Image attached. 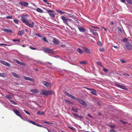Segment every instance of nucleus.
<instances>
[{"mask_svg": "<svg viewBox=\"0 0 132 132\" xmlns=\"http://www.w3.org/2000/svg\"><path fill=\"white\" fill-rule=\"evenodd\" d=\"M54 92L51 90L47 91L46 90L42 89L41 90L40 94L41 95H44L47 96L50 95L54 94Z\"/></svg>", "mask_w": 132, "mask_h": 132, "instance_id": "obj_1", "label": "nucleus"}, {"mask_svg": "<svg viewBox=\"0 0 132 132\" xmlns=\"http://www.w3.org/2000/svg\"><path fill=\"white\" fill-rule=\"evenodd\" d=\"M28 15V14L22 16L21 20L23 23H25L26 24L28 22V21L27 20Z\"/></svg>", "mask_w": 132, "mask_h": 132, "instance_id": "obj_2", "label": "nucleus"}, {"mask_svg": "<svg viewBox=\"0 0 132 132\" xmlns=\"http://www.w3.org/2000/svg\"><path fill=\"white\" fill-rule=\"evenodd\" d=\"M77 101L80 104L82 105H83L85 106H87V104L86 103L84 100L80 98L77 99Z\"/></svg>", "mask_w": 132, "mask_h": 132, "instance_id": "obj_3", "label": "nucleus"}, {"mask_svg": "<svg viewBox=\"0 0 132 132\" xmlns=\"http://www.w3.org/2000/svg\"><path fill=\"white\" fill-rule=\"evenodd\" d=\"M85 88L87 89L88 90L90 91V93L92 94L95 95H97V94H96V91L94 89H93L89 88L88 87H85Z\"/></svg>", "mask_w": 132, "mask_h": 132, "instance_id": "obj_4", "label": "nucleus"}, {"mask_svg": "<svg viewBox=\"0 0 132 132\" xmlns=\"http://www.w3.org/2000/svg\"><path fill=\"white\" fill-rule=\"evenodd\" d=\"M46 10L48 12L49 15L51 17L53 18L55 17L54 14L51 13L52 12H54L53 10H48L47 9H46Z\"/></svg>", "mask_w": 132, "mask_h": 132, "instance_id": "obj_5", "label": "nucleus"}, {"mask_svg": "<svg viewBox=\"0 0 132 132\" xmlns=\"http://www.w3.org/2000/svg\"><path fill=\"white\" fill-rule=\"evenodd\" d=\"M61 18L63 21V22L66 25L69 26L67 22V19L64 16H61Z\"/></svg>", "mask_w": 132, "mask_h": 132, "instance_id": "obj_6", "label": "nucleus"}, {"mask_svg": "<svg viewBox=\"0 0 132 132\" xmlns=\"http://www.w3.org/2000/svg\"><path fill=\"white\" fill-rule=\"evenodd\" d=\"M125 45L128 50H130L131 48V44L129 42H126Z\"/></svg>", "mask_w": 132, "mask_h": 132, "instance_id": "obj_7", "label": "nucleus"}, {"mask_svg": "<svg viewBox=\"0 0 132 132\" xmlns=\"http://www.w3.org/2000/svg\"><path fill=\"white\" fill-rule=\"evenodd\" d=\"M0 62L2 64H3L7 66L8 67H10V63L5 62L4 61L1 60Z\"/></svg>", "mask_w": 132, "mask_h": 132, "instance_id": "obj_8", "label": "nucleus"}, {"mask_svg": "<svg viewBox=\"0 0 132 132\" xmlns=\"http://www.w3.org/2000/svg\"><path fill=\"white\" fill-rule=\"evenodd\" d=\"M14 112L18 116L20 117L21 119H22V118L21 115L20 114L19 111L13 109V110Z\"/></svg>", "mask_w": 132, "mask_h": 132, "instance_id": "obj_9", "label": "nucleus"}, {"mask_svg": "<svg viewBox=\"0 0 132 132\" xmlns=\"http://www.w3.org/2000/svg\"><path fill=\"white\" fill-rule=\"evenodd\" d=\"M19 4L22 6H24L25 7H27L28 5V3L25 2H21Z\"/></svg>", "mask_w": 132, "mask_h": 132, "instance_id": "obj_10", "label": "nucleus"}, {"mask_svg": "<svg viewBox=\"0 0 132 132\" xmlns=\"http://www.w3.org/2000/svg\"><path fill=\"white\" fill-rule=\"evenodd\" d=\"M115 84V85L116 86H117L119 87V88H122V89H125V90L126 89V87L124 86L121 85H120V84Z\"/></svg>", "mask_w": 132, "mask_h": 132, "instance_id": "obj_11", "label": "nucleus"}, {"mask_svg": "<svg viewBox=\"0 0 132 132\" xmlns=\"http://www.w3.org/2000/svg\"><path fill=\"white\" fill-rule=\"evenodd\" d=\"M90 31L92 33L93 35L96 36L98 35L97 33L96 32V31L94 29H89Z\"/></svg>", "mask_w": 132, "mask_h": 132, "instance_id": "obj_12", "label": "nucleus"}, {"mask_svg": "<svg viewBox=\"0 0 132 132\" xmlns=\"http://www.w3.org/2000/svg\"><path fill=\"white\" fill-rule=\"evenodd\" d=\"M83 47V50L85 52L89 54H91V52L88 48L85 47Z\"/></svg>", "mask_w": 132, "mask_h": 132, "instance_id": "obj_13", "label": "nucleus"}, {"mask_svg": "<svg viewBox=\"0 0 132 132\" xmlns=\"http://www.w3.org/2000/svg\"><path fill=\"white\" fill-rule=\"evenodd\" d=\"M26 23V25L30 28H33L34 27V23L32 21L31 22V24H30L28 22Z\"/></svg>", "mask_w": 132, "mask_h": 132, "instance_id": "obj_14", "label": "nucleus"}, {"mask_svg": "<svg viewBox=\"0 0 132 132\" xmlns=\"http://www.w3.org/2000/svg\"><path fill=\"white\" fill-rule=\"evenodd\" d=\"M73 114L76 118L80 119H82L83 117L81 116H79L78 114L74 113H72Z\"/></svg>", "mask_w": 132, "mask_h": 132, "instance_id": "obj_15", "label": "nucleus"}, {"mask_svg": "<svg viewBox=\"0 0 132 132\" xmlns=\"http://www.w3.org/2000/svg\"><path fill=\"white\" fill-rule=\"evenodd\" d=\"M42 83L47 87H48L50 85L49 83L45 81H43Z\"/></svg>", "mask_w": 132, "mask_h": 132, "instance_id": "obj_16", "label": "nucleus"}, {"mask_svg": "<svg viewBox=\"0 0 132 132\" xmlns=\"http://www.w3.org/2000/svg\"><path fill=\"white\" fill-rule=\"evenodd\" d=\"M43 50L47 52L48 53H50L51 51V50L50 48L45 47L44 48H43Z\"/></svg>", "mask_w": 132, "mask_h": 132, "instance_id": "obj_17", "label": "nucleus"}, {"mask_svg": "<svg viewBox=\"0 0 132 132\" xmlns=\"http://www.w3.org/2000/svg\"><path fill=\"white\" fill-rule=\"evenodd\" d=\"M78 28L79 29V30L80 32H84L86 30L84 28L80 26L78 27Z\"/></svg>", "mask_w": 132, "mask_h": 132, "instance_id": "obj_18", "label": "nucleus"}, {"mask_svg": "<svg viewBox=\"0 0 132 132\" xmlns=\"http://www.w3.org/2000/svg\"><path fill=\"white\" fill-rule=\"evenodd\" d=\"M30 91L31 92L35 93H38L39 92L38 90L37 89H32L30 90Z\"/></svg>", "mask_w": 132, "mask_h": 132, "instance_id": "obj_19", "label": "nucleus"}, {"mask_svg": "<svg viewBox=\"0 0 132 132\" xmlns=\"http://www.w3.org/2000/svg\"><path fill=\"white\" fill-rule=\"evenodd\" d=\"M24 33V31L23 30L21 31H19L18 33V34L19 35L21 36Z\"/></svg>", "mask_w": 132, "mask_h": 132, "instance_id": "obj_20", "label": "nucleus"}, {"mask_svg": "<svg viewBox=\"0 0 132 132\" xmlns=\"http://www.w3.org/2000/svg\"><path fill=\"white\" fill-rule=\"evenodd\" d=\"M12 74L13 76L16 78H20V76L19 75H18L14 72H12Z\"/></svg>", "mask_w": 132, "mask_h": 132, "instance_id": "obj_21", "label": "nucleus"}, {"mask_svg": "<svg viewBox=\"0 0 132 132\" xmlns=\"http://www.w3.org/2000/svg\"><path fill=\"white\" fill-rule=\"evenodd\" d=\"M77 51L80 54H82L84 53V51L81 50L80 48L77 49Z\"/></svg>", "mask_w": 132, "mask_h": 132, "instance_id": "obj_22", "label": "nucleus"}, {"mask_svg": "<svg viewBox=\"0 0 132 132\" xmlns=\"http://www.w3.org/2000/svg\"><path fill=\"white\" fill-rule=\"evenodd\" d=\"M56 11L57 12L61 14H64L65 13V12H64L63 11H62L58 9L56 10Z\"/></svg>", "mask_w": 132, "mask_h": 132, "instance_id": "obj_23", "label": "nucleus"}, {"mask_svg": "<svg viewBox=\"0 0 132 132\" xmlns=\"http://www.w3.org/2000/svg\"><path fill=\"white\" fill-rule=\"evenodd\" d=\"M53 42L54 43L56 44H58L59 43V41L55 38H54L53 39Z\"/></svg>", "mask_w": 132, "mask_h": 132, "instance_id": "obj_24", "label": "nucleus"}, {"mask_svg": "<svg viewBox=\"0 0 132 132\" xmlns=\"http://www.w3.org/2000/svg\"><path fill=\"white\" fill-rule=\"evenodd\" d=\"M37 113L38 115H44V112L43 111H37Z\"/></svg>", "mask_w": 132, "mask_h": 132, "instance_id": "obj_25", "label": "nucleus"}, {"mask_svg": "<svg viewBox=\"0 0 132 132\" xmlns=\"http://www.w3.org/2000/svg\"><path fill=\"white\" fill-rule=\"evenodd\" d=\"M6 74L4 73H0V77H6Z\"/></svg>", "mask_w": 132, "mask_h": 132, "instance_id": "obj_26", "label": "nucleus"}, {"mask_svg": "<svg viewBox=\"0 0 132 132\" xmlns=\"http://www.w3.org/2000/svg\"><path fill=\"white\" fill-rule=\"evenodd\" d=\"M41 40H43L44 42L46 43H48V42L47 39L46 37H43L42 38Z\"/></svg>", "mask_w": 132, "mask_h": 132, "instance_id": "obj_27", "label": "nucleus"}, {"mask_svg": "<svg viewBox=\"0 0 132 132\" xmlns=\"http://www.w3.org/2000/svg\"><path fill=\"white\" fill-rule=\"evenodd\" d=\"M36 11L38 12L42 13L43 12V11L41 9L39 8H38L36 9Z\"/></svg>", "mask_w": 132, "mask_h": 132, "instance_id": "obj_28", "label": "nucleus"}, {"mask_svg": "<svg viewBox=\"0 0 132 132\" xmlns=\"http://www.w3.org/2000/svg\"><path fill=\"white\" fill-rule=\"evenodd\" d=\"M70 97H71V98L73 99L76 101L77 100V98H76L75 96H73L72 95H70Z\"/></svg>", "mask_w": 132, "mask_h": 132, "instance_id": "obj_29", "label": "nucleus"}, {"mask_svg": "<svg viewBox=\"0 0 132 132\" xmlns=\"http://www.w3.org/2000/svg\"><path fill=\"white\" fill-rule=\"evenodd\" d=\"M28 121L30 123H31L33 124L34 125H37V123L36 122H33L31 121L30 120H28Z\"/></svg>", "mask_w": 132, "mask_h": 132, "instance_id": "obj_30", "label": "nucleus"}, {"mask_svg": "<svg viewBox=\"0 0 132 132\" xmlns=\"http://www.w3.org/2000/svg\"><path fill=\"white\" fill-rule=\"evenodd\" d=\"M10 103L14 105H16L17 104V103H16V102H15L14 101L12 100H10Z\"/></svg>", "mask_w": 132, "mask_h": 132, "instance_id": "obj_31", "label": "nucleus"}, {"mask_svg": "<svg viewBox=\"0 0 132 132\" xmlns=\"http://www.w3.org/2000/svg\"><path fill=\"white\" fill-rule=\"evenodd\" d=\"M71 110L75 112H77L78 111V110L77 108H72Z\"/></svg>", "mask_w": 132, "mask_h": 132, "instance_id": "obj_32", "label": "nucleus"}, {"mask_svg": "<svg viewBox=\"0 0 132 132\" xmlns=\"http://www.w3.org/2000/svg\"><path fill=\"white\" fill-rule=\"evenodd\" d=\"M79 63L80 64H83L84 65L86 64H87V62L84 61H81L79 62Z\"/></svg>", "mask_w": 132, "mask_h": 132, "instance_id": "obj_33", "label": "nucleus"}, {"mask_svg": "<svg viewBox=\"0 0 132 132\" xmlns=\"http://www.w3.org/2000/svg\"><path fill=\"white\" fill-rule=\"evenodd\" d=\"M117 28L118 30L121 32H122L123 31V30L119 27H117Z\"/></svg>", "mask_w": 132, "mask_h": 132, "instance_id": "obj_34", "label": "nucleus"}, {"mask_svg": "<svg viewBox=\"0 0 132 132\" xmlns=\"http://www.w3.org/2000/svg\"><path fill=\"white\" fill-rule=\"evenodd\" d=\"M64 94L67 96H68L69 97H70V95H71L68 93L67 92H64Z\"/></svg>", "mask_w": 132, "mask_h": 132, "instance_id": "obj_35", "label": "nucleus"}, {"mask_svg": "<svg viewBox=\"0 0 132 132\" xmlns=\"http://www.w3.org/2000/svg\"><path fill=\"white\" fill-rule=\"evenodd\" d=\"M100 51L101 52H103L104 51V48H100L99 49Z\"/></svg>", "mask_w": 132, "mask_h": 132, "instance_id": "obj_36", "label": "nucleus"}, {"mask_svg": "<svg viewBox=\"0 0 132 132\" xmlns=\"http://www.w3.org/2000/svg\"><path fill=\"white\" fill-rule=\"evenodd\" d=\"M35 35L38 36V37H42L41 35V34L39 33H36V34Z\"/></svg>", "mask_w": 132, "mask_h": 132, "instance_id": "obj_37", "label": "nucleus"}, {"mask_svg": "<svg viewBox=\"0 0 132 132\" xmlns=\"http://www.w3.org/2000/svg\"><path fill=\"white\" fill-rule=\"evenodd\" d=\"M103 70L105 72H107L108 71V70L105 67H103Z\"/></svg>", "mask_w": 132, "mask_h": 132, "instance_id": "obj_38", "label": "nucleus"}, {"mask_svg": "<svg viewBox=\"0 0 132 132\" xmlns=\"http://www.w3.org/2000/svg\"><path fill=\"white\" fill-rule=\"evenodd\" d=\"M12 40L14 42H19L20 41V40L19 39H12Z\"/></svg>", "mask_w": 132, "mask_h": 132, "instance_id": "obj_39", "label": "nucleus"}, {"mask_svg": "<svg viewBox=\"0 0 132 132\" xmlns=\"http://www.w3.org/2000/svg\"><path fill=\"white\" fill-rule=\"evenodd\" d=\"M96 63L98 65L100 66L101 67H103V65L101 64V63L100 62L98 61H97L96 62Z\"/></svg>", "mask_w": 132, "mask_h": 132, "instance_id": "obj_40", "label": "nucleus"}, {"mask_svg": "<svg viewBox=\"0 0 132 132\" xmlns=\"http://www.w3.org/2000/svg\"><path fill=\"white\" fill-rule=\"evenodd\" d=\"M13 61L14 62H15V63H17L18 64H19V61L18 60H16V59H13Z\"/></svg>", "mask_w": 132, "mask_h": 132, "instance_id": "obj_41", "label": "nucleus"}, {"mask_svg": "<svg viewBox=\"0 0 132 132\" xmlns=\"http://www.w3.org/2000/svg\"><path fill=\"white\" fill-rule=\"evenodd\" d=\"M28 80L31 81H34V80L32 78H31L29 77H28Z\"/></svg>", "mask_w": 132, "mask_h": 132, "instance_id": "obj_42", "label": "nucleus"}, {"mask_svg": "<svg viewBox=\"0 0 132 132\" xmlns=\"http://www.w3.org/2000/svg\"><path fill=\"white\" fill-rule=\"evenodd\" d=\"M33 102H34V103H35V104L38 105V107H39V108H41L42 107V106H41L39 104H38V103H37V102H34V101H32Z\"/></svg>", "mask_w": 132, "mask_h": 132, "instance_id": "obj_43", "label": "nucleus"}, {"mask_svg": "<svg viewBox=\"0 0 132 132\" xmlns=\"http://www.w3.org/2000/svg\"><path fill=\"white\" fill-rule=\"evenodd\" d=\"M6 32H10V33H12V31L10 29H7V31Z\"/></svg>", "mask_w": 132, "mask_h": 132, "instance_id": "obj_44", "label": "nucleus"}, {"mask_svg": "<svg viewBox=\"0 0 132 132\" xmlns=\"http://www.w3.org/2000/svg\"><path fill=\"white\" fill-rule=\"evenodd\" d=\"M12 17L11 15H9L7 16L6 18L8 19H11L12 18Z\"/></svg>", "mask_w": 132, "mask_h": 132, "instance_id": "obj_45", "label": "nucleus"}, {"mask_svg": "<svg viewBox=\"0 0 132 132\" xmlns=\"http://www.w3.org/2000/svg\"><path fill=\"white\" fill-rule=\"evenodd\" d=\"M43 1L44 3H46L48 5L50 4V3L47 2V0H43Z\"/></svg>", "mask_w": 132, "mask_h": 132, "instance_id": "obj_46", "label": "nucleus"}, {"mask_svg": "<svg viewBox=\"0 0 132 132\" xmlns=\"http://www.w3.org/2000/svg\"><path fill=\"white\" fill-rule=\"evenodd\" d=\"M5 97L8 99H10L11 98V96L10 95H6V96Z\"/></svg>", "mask_w": 132, "mask_h": 132, "instance_id": "obj_47", "label": "nucleus"}, {"mask_svg": "<svg viewBox=\"0 0 132 132\" xmlns=\"http://www.w3.org/2000/svg\"><path fill=\"white\" fill-rule=\"evenodd\" d=\"M17 24H18V20L16 19H14L13 20Z\"/></svg>", "mask_w": 132, "mask_h": 132, "instance_id": "obj_48", "label": "nucleus"}, {"mask_svg": "<svg viewBox=\"0 0 132 132\" xmlns=\"http://www.w3.org/2000/svg\"><path fill=\"white\" fill-rule=\"evenodd\" d=\"M107 125L109 126L111 128H113L115 127V126L113 125H109V124H108Z\"/></svg>", "mask_w": 132, "mask_h": 132, "instance_id": "obj_49", "label": "nucleus"}, {"mask_svg": "<svg viewBox=\"0 0 132 132\" xmlns=\"http://www.w3.org/2000/svg\"><path fill=\"white\" fill-rule=\"evenodd\" d=\"M120 121L122 123L124 124H126L127 123V122H126L125 121H123L122 120H120Z\"/></svg>", "mask_w": 132, "mask_h": 132, "instance_id": "obj_50", "label": "nucleus"}, {"mask_svg": "<svg viewBox=\"0 0 132 132\" xmlns=\"http://www.w3.org/2000/svg\"><path fill=\"white\" fill-rule=\"evenodd\" d=\"M29 48L33 50H37V48H35L33 47H32L31 46L29 47Z\"/></svg>", "mask_w": 132, "mask_h": 132, "instance_id": "obj_51", "label": "nucleus"}, {"mask_svg": "<svg viewBox=\"0 0 132 132\" xmlns=\"http://www.w3.org/2000/svg\"><path fill=\"white\" fill-rule=\"evenodd\" d=\"M98 45H99L100 46H101L102 45L100 41H99L97 43Z\"/></svg>", "mask_w": 132, "mask_h": 132, "instance_id": "obj_52", "label": "nucleus"}, {"mask_svg": "<svg viewBox=\"0 0 132 132\" xmlns=\"http://www.w3.org/2000/svg\"><path fill=\"white\" fill-rule=\"evenodd\" d=\"M68 16L69 17H72L73 16V15L72 14H68Z\"/></svg>", "mask_w": 132, "mask_h": 132, "instance_id": "obj_53", "label": "nucleus"}, {"mask_svg": "<svg viewBox=\"0 0 132 132\" xmlns=\"http://www.w3.org/2000/svg\"><path fill=\"white\" fill-rule=\"evenodd\" d=\"M18 64H19L20 65H24V63H22V62H20V61L19 62Z\"/></svg>", "mask_w": 132, "mask_h": 132, "instance_id": "obj_54", "label": "nucleus"}, {"mask_svg": "<svg viewBox=\"0 0 132 132\" xmlns=\"http://www.w3.org/2000/svg\"><path fill=\"white\" fill-rule=\"evenodd\" d=\"M7 29H6L3 28L2 29V30L3 31L6 32Z\"/></svg>", "mask_w": 132, "mask_h": 132, "instance_id": "obj_55", "label": "nucleus"}, {"mask_svg": "<svg viewBox=\"0 0 132 132\" xmlns=\"http://www.w3.org/2000/svg\"><path fill=\"white\" fill-rule=\"evenodd\" d=\"M123 41H124V42H127L128 41V39H127V38H124L123 40Z\"/></svg>", "mask_w": 132, "mask_h": 132, "instance_id": "obj_56", "label": "nucleus"}, {"mask_svg": "<svg viewBox=\"0 0 132 132\" xmlns=\"http://www.w3.org/2000/svg\"><path fill=\"white\" fill-rule=\"evenodd\" d=\"M127 2L129 4H131V0H126Z\"/></svg>", "mask_w": 132, "mask_h": 132, "instance_id": "obj_57", "label": "nucleus"}, {"mask_svg": "<svg viewBox=\"0 0 132 132\" xmlns=\"http://www.w3.org/2000/svg\"><path fill=\"white\" fill-rule=\"evenodd\" d=\"M110 132H116L113 129H112L110 130Z\"/></svg>", "mask_w": 132, "mask_h": 132, "instance_id": "obj_58", "label": "nucleus"}, {"mask_svg": "<svg viewBox=\"0 0 132 132\" xmlns=\"http://www.w3.org/2000/svg\"><path fill=\"white\" fill-rule=\"evenodd\" d=\"M24 111L27 114H28L29 115H31L27 111H26V110H24Z\"/></svg>", "mask_w": 132, "mask_h": 132, "instance_id": "obj_59", "label": "nucleus"}, {"mask_svg": "<svg viewBox=\"0 0 132 132\" xmlns=\"http://www.w3.org/2000/svg\"><path fill=\"white\" fill-rule=\"evenodd\" d=\"M44 123H46V124H50L51 123H52L49 122H48L47 121H44L43 122Z\"/></svg>", "mask_w": 132, "mask_h": 132, "instance_id": "obj_60", "label": "nucleus"}, {"mask_svg": "<svg viewBox=\"0 0 132 132\" xmlns=\"http://www.w3.org/2000/svg\"><path fill=\"white\" fill-rule=\"evenodd\" d=\"M120 61L122 63H125V61L123 60H120Z\"/></svg>", "mask_w": 132, "mask_h": 132, "instance_id": "obj_61", "label": "nucleus"}, {"mask_svg": "<svg viewBox=\"0 0 132 132\" xmlns=\"http://www.w3.org/2000/svg\"><path fill=\"white\" fill-rule=\"evenodd\" d=\"M67 21H70L71 22L72 21V20L71 19H67Z\"/></svg>", "mask_w": 132, "mask_h": 132, "instance_id": "obj_62", "label": "nucleus"}, {"mask_svg": "<svg viewBox=\"0 0 132 132\" xmlns=\"http://www.w3.org/2000/svg\"><path fill=\"white\" fill-rule=\"evenodd\" d=\"M1 45H4V46H7V45L6 44H0V46Z\"/></svg>", "mask_w": 132, "mask_h": 132, "instance_id": "obj_63", "label": "nucleus"}, {"mask_svg": "<svg viewBox=\"0 0 132 132\" xmlns=\"http://www.w3.org/2000/svg\"><path fill=\"white\" fill-rule=\"evenodd\" d=\"M28 77H26L24 76L23 78L24 79H25L26 80H28Z\"/></svg>", "mask_w": 132, "mask_h": 132, "instance_id": "obj_64", "label": "nucleus"}]
</instances>
